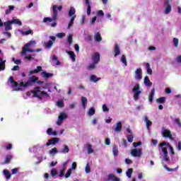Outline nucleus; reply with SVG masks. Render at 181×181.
<instances>
[{"label":"nucleus","instance_id":"9b49d317","mask_svg":"<svg viewBox=\"0 0 181 181\" xmlns=\"http://www.w3.org/2000/svg\"><path fill=\"white\" fill-rule=\"evenodd\" d=\"M105 181H121V179L115 176L114 174L110 173L107 175V179Z\"/></svg>","mask_w":181,"mask_h":181},{"label":"nucleus","instance_id":"473e14b6","mask_svg":"<svg viewBox=\"0 0 181 181\" xmlns=\"http://www.w3.org/2000/svg\"><path fill=\"white\" fill-rule=\"evenodd\" d=\"M31 93H33V97H36L37 98H40V100H42L41 96L39 95V93H40V90H32Z\"/></svg>","mask_w":181,"mask_h":181},{"label":"nucleus","instance_id":"b1692460","mask_svg":"<svg viewBox=\"0 0 181 181\" xmlns=\"http://www.w3.org/2000/svg\"><path fill=\"white\" fill-rule=\"evenodd\" d=\"M9 81L11 84H13V88H15L18 87V86H19V83H18V82L15 81L13 76L9 77Z\"/></svg>","mask_w":181,"mask_h":181},{"label":"nucleus","instance_id":"c03bdc74","mask_svg":"<svg viewBox=\"0 0 181 181\" xmlns=\"http://www.w3.org/2000/svg\"><path fill=\"white\" fill-rule=\"evenodd\" d=\"M51 175L53 177H54V176H57V175H59V173H57V170H56V168H52L51 170Z\"/></svg>","mask_w":181,"mask_h":181},{"label":"nucleus","instance_id":"09e8293b","mask_svg":"<svg viewBox=\"0 0 181 181\" xmlns=\"http://www.w3.org/2000/svg\"><path fill=\"white\" fill-rule=\"evenodd\" d=\"M103 111L104 112H108L110 111V109L107 107V105H103Z\"/></svg>","mask_w":181,"mask_h":181},{"label":"nucleus","instance_id":"de8ad7c7","mask_svg":"<svg viewBox=\"0 0 181 181\" xmlns=\"http://www.w3.org/2000/svg\"><path fill=\"white\" fill-rule=\"evenodd\" d=\"M23 35H24L25 36H27L28 35H33V31L32 30H28L27 31H24L23 33Z\"/></svg>","mask_w":181,"mask_h":181},{"label":"nucleus","instance_id":"c85d7f7f","mask_svg":"<svg viewBox=\"0 0 181 181\" xmlns=\"http://www.w3.org/2000/svg\"><path fill=\"white\" fill-rule=\"evenodd\" d=\"M59 151H57V148L56 147H54L49 151V155H52V156H54V155H56V153H57Z\"/></svg>","mask_w":181,"mask_h":181},{"label":"nucleus","instance_id":"aec40b11","mask_svg":"<svg viewBox=\"0 0 181 181\" xmlns=\"http://www.w3.org/2000/svg\"><path fill=\"white\" fill-rule=\"evenodd\" d=\"M144 122H146V127L147 129H149V127L152 125V122L148 119V116H145L144 119Z\"/></svg>","mask_w":181,"mask_h":181},{"label":"nucleus","instance_id":"49530a36","mask_svg":"<svg viewBox=\"0 0 181 181\" xmlns=\"http://www.w3.org/2000/svg\"><path fill=\"white\" fill-rule=\"evenodd\" d=\"M85 172L86 173H90V172H91V168H90V165H88V163H87L86 165Z\"/></svg>","mask_w":181,"mask_h":181},{"label":"nucleus","instance_id":"603ef678","mask_svg":"<svg viewBox=\"0 0 181 181\" xmlns=\"http://www.w3.org/2000/svg\"><path fill=\"white\" fill-rule=\"evenodd\" d=\"M173 43L175 46V47H177V46H179V39L173 38Z\"/></svg>","mask_w":181,"mask_h":181},{"label":"nucleus","instance_id":"79ce46f5","mask_svg":"<svg viewBox=\"0 0 181 181\" xmlns=\"http://www.w3.org/2000/svg\"><path fill=\"white\" fill-rule=\"evenodd\" d=\"M121 62L124 64V66H127L128 63L127 62V57L125 55H122L121 57Z\"/></svg>","mask_w":181,"mask_h":181},{"label":"nucleus","instance_id":"3c124183","mask_svg":"<svg viewBox=\"0 0 181 181\" xmlns=\"http://www.w3.org/2000/svg\"><path fill=\"white\" fill-rule=\"evenodd\" d=\"M58 107H60V108H63V107H64V103H63V101L62 100H59L57 103Z\"/></svg>","mask_w":181,"mask_h":181},{"label":"nucleus","instance_id":"bf43d9fd","mask_svg":"<svg viewBox=\"0 0 181 181\" xmlns=\"http://www.w3.org/2000/svg\"><path fill=\"white\" fill-rule=\"evenodd\" d=\"M175 122L178 125V127H181V122L180 119L179 118H175Z\"/></svg>","mask_w":181,"mask_h":181},{"label":"nucleus","instance_id":"39448f33","mask_svg":"<svg viewBox=\"0 0 181 181\" xmlns=\"http://www.w3.org/2000/svg\"><path fill=\"white\" fill-rule=\"evenodd\" d=\"M131 155H132V156H134V158H141V156H142V148L132 149Z\"/></svg>","mask_w":181,"mask_h":181},{"label":"nucleus","instance_id":"72a5a7b5","mask_svg":"<svg viewBox=\"0 0 181 181\" xmlns=\"http://www.w3.org/2000/svg\"><path fill=\"white\" fill-rule=\"evenodd\" d=\"M132 172H134V170L132 168H129L126 173L127 176L131 179L132 177Z\"/></svg>","mask_w":181,"mask_h":181},{"label":"nucleus","instance_id":"69168bd1","mask_svg":"<svg viewBox=\"0 0 181 181\" xmlns=\"http://www.w3.org/2000/svg\"><path fill=\"white\" fill-rule=\"evenodd\" d=\"M47 133L49 135H52V134H53V129H52V128L47 129Z\"/></svg>","mask_w":181,"mask_h":181},{"label":"nucleus","instance_id":"2f4dec72","mask_svg":"<svg viewBox=\"0 0 181 181\" xmlns=\"http://www.w3.org/2000/svg\"><path fill=\"white\" fill-rule=\"evenodd\" d=\"M165 101H166L165 97H160L156 100V103H158V104H165Z\"/></svg>","mask_w":181,"mask_h":181},{"label":"nucleus","instance_id":"a878e982","mask_svg":"<svg viewBox=\"0 0 181 181\" xmlns=\"http://www.w3.org/2000/svg\"><path fill=\"white\" fill-rule=\"evenodd\" d=\"M74 15H76V8H74V7H71L68 13V16L71 18V16H74Z\"/></svg>","mask_w":181,"mask_h":181},{"label":"nucleus","instance_id":"a18cd8bd","mask_svg":"<svg viewBox=\"0 0 181 181\" xmlns=\"http://www.w3.org/2000/svg\"><path fill=\"white\" fill-rule=\"evenodd\" d=\"M127 141L130 144H132L134 142V136L132 134H129L127 136Z\"/></svg>","mask_w":181,"mask_h":181},{"label":"nucleus","instance_id":"8fccbe9b","mask_svg":"<svg viewBox=\"0 0 181 181\" xmlns=\"http://www.w3.org/2000/svg\"><path fill=\"white\" fill-rule=\"evenodd\" d=\"M141 145H142V142L141 141L134 142L133 143L134 148H137V146H141Z\"/></svg>","mask_w":181,"mask_h":181},{"label":"nucleus","instance_id":"ea45409f","mask_svg":"<svg viewBox=\"0 0 181 181\" xmlns=\"http://www.w3.org/2000/svg\"><path fill=\"white\" fill-rule=\"evenodd\" d=\"M5 63H6V60L0 62V71L5 70Z\"/></svg>","mask_w":181,"mask_h":181},{"label":"nucleus","instance_id":"4468645a","mask_svg":"<svg viewBox=\"0 0 181 181\" xmlns=\"http://www.w3.org/2000/svg\"><path fill=\"white\" fill-rule=\"evenodd\" d=\"M12 25L13 23L11 21H8L4 23L6 32H8V30H12Z\"/></svg>","mask_w":181,"mask_h":181},{"label":"nucleus","instance_id":"58836bf2","mask_svg":"<svg viewBox=\"0 0 181 181\" xmlns=\"http://www.w3.org/2000/svg\"><path fill=\"white\" fill-rule=\"evenodd\" d=\"M69 151H70V148H69V146L65 145L61 152L62 153H69Z\"/></svg>","mask_w":181,"mask_h":181},{"label":"nucleus","instance_id":"c756f323","mask_svg":"<svg viewBox=\"0 0 181 181\" xmlns=\"http://www.w3.org/2000/svg\"><path fill=\"white\" fill-rule=\"evenodd\" d=\"M87 98L82 96L81 97V104H82V107L83 108H86V106L87 105Z\"/></svg>","mask_w":181,"mask_h":181},{"label":"nucleus","instance_id":"1a4fd4ad","mask_svg":"<svg viewBox=\"0 0 181 181\" xmlns=\"http://www.w3.org/2000/svg\"><path fill=\"white\" fill-rule=\"evenodd\" d=\"M162 134L164 138H170V139H172V132H170V130L163 128Z\"/></svg>","mask_w":181,"mask_h":181},{"label":"nucleus","instance_id":"f704fd0d","mask_svg":"<svg viewBox=\"0 0 181 181\" xmlns=\"http://www.w3.org/2000/svg\"><path fill=\"white\" fill-rule=\"evenodd\" d=\"M112 152H113V155L114 156H117L119 151H118V146H114L112 148Z\"/></svg>","mask_w":181,"mask_h":181},{"label":"nucleus","instance_id":"864d4df0","mask_svg":"<svg viewBox=\"0 0 181 181\" xmlns=\"http://www.w3.org/2000/svg\"><path fill=\"white\" fill-rule=\"evenodd\" d=\"M168 148L170 149V152L171 155H175V151H173V147L170 145V143L168 145Z\"/></svg>","mask_w":181,"mask_h":181},{"label":"nucleus","instance_id":"c9c22d12","mask_svg":"<svg viewBox=\"0 0 181 181\" xmlns=\"http://www.w3.org/2000/svg\"><path fill=\"white\" fill-rule=\"evenodd\" d=\"M13 9H15V6H8V8L6 10V15H9V13H11Z\"/></svg>","mask_w":181,"mask_h":181},{"label":"nucleus","instance_id":"0e129e2a","mask_svg":"<svg viewBox=\"0 0 181 181\" xmlns=\"http://www.w3.org/2000/svg\"><path fill=\"white\" fill-rule=\"evenodd\" d=\"M97 15L98 16H104V11H103V10H100L98 11Z\"/></svg>","mask_w":181,"mask_h":181},{"label":"nucleus","instance_id":"6e6d98bb","mask_svg":"<svg viewBox=\"0 0 181 181\" xmlns=\"http://www.w3.org/2000/svg\"><path fill=\"white\" fill-rule=\"evenodd\" d=\"M69 45H71V43H73V36H71V35H69L68 36V39H67Z\"/></svg>","mask_w":181,"mask_h":181},{"label":"nucleus","instance_id":"f8f14e48","mask_svg":"<svg viewBox=\"0 0 181 181\" xmlns=\"http://www.w3.org/2000/svg\"><path fill=\"white\" fill-rule=\"evenodd\" d=\"M92 60H93V63L98 64V63L100 62V53L95 52L92 55Z\"/></svg>","mask_w":181,"mask_h":181},{"label":"nucleus","instance_id":"e2e57ef3","mask_svg":"<svg viewBox=\"0 0 181 181\" xmlns=\"http://www.w3.org/2000/svg\"><path fill=\"white\" fill-rule=\"evenodd\" d=\"M164 155V160L165 162H169V156H168V153H163Z\"/></svg>","mask_w":181,"mask_h":181},{"label":"nucleus","instance_id":"2eb2a0df","mask_svg":"<svg viewBox=\"0 0 181 181\" xmlns=\"http://www.w3.org/2000/svg\"><path fill=\"white\" fill-rule=\"evenodd\" d=\"M122 131V122H117L116 124V127L115 128V132H121Z\"/></svg>","mask_w":181,"mask_h":181},{"label":"nucleus","instance_id":"7c9ffc66","mask_svg":"<svg viewBox=\"0 0 181 181\" xmlns=\"http://www.w3.org/2000/svg\"><path fill=\"white\" fill-rule=\"evenodd\" d=\"M44 46L47 48V49H50V47H52L53 46V41L52 40H49L47 42L44 43Z\"/></svg>","mask_w":181,"mask_h":181},{"label":"nucleus","instance_id":"6ab92c4d","mask_svg":"<svg viewBox=\"0 0 181 181\" xmlns=\"http://www.w3.org/2000/svg\"><path fill=\"white\" fill-rule=\"evenodd\" d=\"M3 173H4L6 179H7V180H9L11 179V177H12V174H11V173L8 170H4Z\"/></svg>","mask_w":181,"mask_h":181},{"label":"nucleus","instance_id":"9d476101","mask_svg":"<svg viewBox=\"0 0 181 181\" xmlns=\"http://www.w3.org/2000/svg\"><path fill=\"white\" fill-rule=\"evenodd\" d=\"M165 146L169 147V143L163 141L161 144H160V147L161 148L163 153H168V147Z\"/></svg>","mask_w":181,"mask_h":181},{"label":"nucleus","instance_id":"bb28decb","mask_svg":"<svg viewBox=\"0 0 181 181\" xmlns=\"http://www.w3.org/2000/svg\"><path fill=\"white\" fill-rule=\"evenodd\" d=\"M68 54H69L72 62H76V54H74V52L73 51H68Z\"/></svg>","mask_w":181,"mask_h":181},{"label":"nucleus","instance_id":"0eeeda50","mask_svg":"<svg viewBox=\"0 0 181 181\" xmlns=\"http://www.w3.org/2000/svg\"><path fill=\"white\" fill-rule=\"evenodd\" d=\"M60 141V139L57 137L52 138L51 139H49L47 143L46 144V146H50V145H56V144H59V141Z\"/></svg>","mask_w":181,"mask_h":181},{"label":"nucleus","instance_id":"393cba45","mask_svg":"<svg viewBox=\"0 0 181 181\" xmlns=\"http://www.w3.org/2000/svg\"><path fill=\"white\" fill-rule=\"evenodd\" d=\"M94 37H95V42H101V40H103V37H101V34L100 33H96L95 34Z\"/></svg>","mask_w":181,"mask_h":181},{"label":"nucleus","instance_id":"6e6552de","mask_svg":"<svg viewBox=\"0 0 181 181\" xmlns=\"http://www.w3.org/2000/svg\"><path fill=\"white\" fill-rule=\"evenodd\" d=\"M66 118H67V114H66L64 112H61L58 117V120L57 122V124L62 125V121H64V119H66Z\"/></svg>","mask_w":181,"mask_h":181},{"label":"nucleus","instance_id":"5701e85b","mask_svg":"<svg viewBox=\"0 0 181 181\" xmlns=\"http://www.w3.org/2000/svg\"><path fill=\"white\" fill-rule=\"evenodd\" d=\"M41 76H42V77H44V78H49V77H53V74L47 73L46 71H42L41 73Z\"/></svg>","mask_w":181,"mask_h":181},{"label":"nucleus","instance_id":"f03ea898","mask_svg":"<svg viewBox=\"0 0 181 181\" xmlns=\"http://www.w3.org/2000/svg\"><path fill=\"white\" fill-rule=\"evenodd\" d=\"M57 6L54 5L52 6V18L50 17H45L43 19L44 23H46L47 22H52V21H57Z\"/></svg>","mask_w":181,"mask_h":181},{"label":"nucleus","instance_id":"4c0bfd02","mask_svg":"<svg viewBox=\"0 0 181 181\" xmlns=\"http://www.w3.org/2000/svg\"><path fill=\"white\" fill-rule=\"evenodd\" d=\"M12 23H15L16 25H18V26H22V21L19 19H13L11 21Z\"/></svg>","mask_w":181,"mask_h":181},{"label":"nucleus","instance_id":"13d9d810","mask_svg":"<svg viewBox=\"0 0 181 181\" xmlns=\"http://www.w3.org/2000/svg\"><path fill=\"white\" fill-rule=\"evenodd\" d=\"M32 56H35V54H29L25 57V60H33V58L32 57Z\"/></svg>","mask_w":181,"mask_h":181},{"label":"nucleus","instance_id":"e433bc0d","mask_svg":"<svg viewBox=\"0 0 181 181\" xmlns=\"http://www.w3.org/2000/svg\"><path fill=\"white\" fill-rule=\"evenodd\" d=\"M97 66V64H95V62H93L92 64H90L89 66L87 67L88 70H94L95 67Z\"/></svg>","mask_w":181,"mask_h":181},{"label":"nucleus","instance_id":"f257e3e1","mask_svg":"<svg viewBox=\"0 0 181 181\" xmlns=\"http://www.w3.org/2000/svg\"><path fill=\"white\" fill-rule=\"evenodd\" d=\"M39 80V78L36 76H32L29 78V80L24 83L23 81H21L20 83L21 87H32L33 84L36 83V82Z\"/></svg>","mask_w":181,"mask_h":181},{"label":"nucleus","instance_id":"a211bd4d","mask_svg":"<svg viewBox=\"0 0 181 181\" xmlns=\"http://www.w3.org/2000/svg\"><path fill=\"white\" fill-rule=\"evenodd\" d=\"M100 80H101V78H98L97 77V76L93 74V75H90V81H92V83H97L98 81H100Z\"/></svg>","mask_w":181,"mask_h":181},{"label":"nucleus","instance_id":"338daca9","mask_svg":"<svg viewBox=\"0 0 181 181\" xmlns=\"http://www.w3.org/2000/svg\"><path fill=\"white\" fill-rule=\"evenodd\" d=\"M95 21H97V16L93 17V18L90 21V25H94V23H95Z\"/></svg>","mask_w":181,"mask_h":181},{"label":"nucleus","instance_id":"412c9836","mask_svg":"<svg viewBox=\"0 0 181 181\" xmlns=\"http://www.w3.org/2000/svg\"><path fill=\"white\" fill-rule=\"evenodd\" d=\"M144 84L148 87H152V82H151V81L149 80V77H148V76H146L144 77Z\"/></svg>","mask_w":181,"mask_h":181},{"label":"nucleus","instance_id":"774afa93","mask_svg":"<svg viewBox=\"0 0 181 181\" xmlns=\"http://www.w3.org/2000/svg\"><path fill=\"white\" fill-rule=\"evenodd\" d=\"M125 163H127V165H131V163H132V160L129 159V158H126L125 159Z\"/></svg>","mask_w":181,"mask_h":181},{"label":"nucleus","instance_id":"423d86ee","mask_svg":"<svg viewBox=\"0 0 181 181\" xmlns=\"http://www.w3.org/2000/svg\"><path fill=\"white\" fill-rule=\"evenodd\" d=\"M134 78H135V80H137L138 81H141V80H142V69L138 68L135 71Z\"/></svg>","mask_w":181,"mask_h":181},{"label":"nucleus","instance_id":"f3484780","mask_svg":"<svg viewBox=\"0 0 181 181\" xmlns=\"http://www.w3.org/2000/svg\"><path fill=\"white\" fill-rule=\"evenodd\" d=\"M13 158V156L11 154H8L6 156L4 162V165H8L9 163H11V160Z\"/></svg>","mask_w":181,"mask_h":181},{"label":"nucleus","instance_id":"a19ab883","mask_svg":"<svg viewBox=\"0 0 181 181\" xmlns=\"http://www.w3.org/2000/svg\"><path fill=\"white\" fill-rule=\"evenodd\" d=\"M88 115L93 116L95 114V109L94 107H90L88 112Z\"/></svg>","mask_w":181,"mask_h":181},{"label":"nucleus","instance_id":"37998d69","mask_svg":"<svg viewBox=\"0 0 181 181\" xmlns=\"http://www.w3.org/2000/svg\"><path fill=\"white\" fill-rule=\"evenodd\" d=\"M87 152L89 154L93 153L94 152V149H93V147H92L91 144L88 145Z\"/></svg>","mask_w":181,"mask_h":181},{"label":"nucleus","instance_id":"ddd939ff","mask_svg":"<svg viewBox=\"0 0 181 181\" xmlns=\"http://www.w3.org/2000/svg\"><path fill=\"white\" fill-rule=\"evenodd\" d=\"M113 53L115 57H117V56H119V54H121V49H119V45H118V44L115 45Z\"/></svg>","mask_w":181,"mask_h":181},{"label":"nucleus","instance_id":"4d7b16f0","mask_svg":"<svg viewBox=\"0 0 181 181\" xmlns=\"http://www.w3.org/2000/svg\"><path fill=\"white\" fill-rule=\"evenodd\" d=\"M71 175V169H69L67 170L66 175H65V177H70V176Z\"/></svg>","mask_w":181,"mask_h":181},{"label":"nucleus","instance_id":"4be33fe9","mask_svg":"<svg viewBox=\"0 0 181 181\" xmlns=\"http://www.w3.org/2000/svg\"><path fill=\"white\" fill-rule=\"evenodd\" d=\"M155 91H156V89H155V88H153L150 93V95L148 97V101H150V103H152L153 101V96L155 95Z\"/></svg>","mask_w":181,"mask_h":181},{"label":"nucleus","instance_id":"5fc2aeb1","mask_svg":"<svg viewBox=\"0 0 181 181\" xmlns=\"http://www.w3.org/2000/svg\"><path fill=\"white\" fill-rule=\"evenodd\" d=\"M57 36L59 39H62V37H64V36H66V34L64 33H59L57 34Z\"/></svg>","mask_w":181,"mask_h":181},{"label":"nucleus","instance_id":"052dcab7","mask_svg":"<svg viewBox=\"0 0 181 181\" xmlns=\"http://www.w3.org/2000/svg\"><path fill=\"white\" fill-rule=\"evenodd\" d=\"M18 170H19V169H18V168H13L11 170V175H16V173H18Z\"/></svg>","mask_w":181,"mask_h":181},{"label":"nucleus","instance_id":"dca6fc26","mask_svg":"<svg viewBox=\"0 0 181 181\" xmlns=\"http://www.w3.org/2000/svg\"><path fill=\"white\" fill-rule=\"evenodd\" d=\"M165 5H168V6L165 8V13L168 15L170 13V11H172V6L169 4V0H167L165 1Z\"/></svg>","mask_w":181,"mask_h":181},{"label":"nucleus","instance_id":"680f3d73","mask_svg":"<svg viewBox=\"0 0 181 181\" xmlns=\"http://www.w3.org/2000/svg\"><path fill=\"white\" fill-rule=\"evenodd\" d=\"M122 145V146H124V148H127V146H128V143L126 139H123Z\"/></svg>","mask_w":181,"mask_h":181},{"label":"nucleus","instance_id":"cd10ccee","mask_svg":"<svg viewBox=\"0 0 181 181\" xmlns=\"http://www.w3.org/2000/svg\"><path fill=\"white\" fill-rule=\"evenodd\" d=\"M146 68L147 74L152 76V69H151V64L149 63L146 64Z\"/></svg>","mask_w":181,"mask_h":181},{"label":"nucleus","instance_id":"7ed1b4c3","mask_svg":"<svg viewBox=\"0 0 181 181\" xmlns=\"http://www.w3.org/2000/svg\"><path fill=\"white\" fill-rule=\"evenodd\" d=\"M132 91L134 93V98L135 101H138V100H139V95L142 93V91H141V85L139 83H136L133 87Z\"/></svg>","mask_w":181,"mask_h":181},{"label":"nucleus","instance_id":"20e7f679","mask_svg":"<svg viewBox=\"0 0 181 181\" xmlns=\"http://www.w3.org/2000/svg\"><path fill=\"white\" fill-rule=\"evenodd\" d=\"M32 45H36V41H30L28 43L25 44V46L23 47V51L21 54H26V52H30V53H35V49H29Z\"/></svg>","mask_w":181,"mask_h":181}]
</instances>
